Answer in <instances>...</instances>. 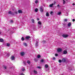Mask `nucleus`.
<instances>
[{"mask_svg": "<svg viewBox=\"0 0 75 75\" xmlns=\"http://www.w3.org/2000/svg\"><path fill=\"white\" fill-rule=\"evenodd\" d=\"M59 5L58 4L57 5V7H59Z\"/></svg>", "mask_w": 75, "mask_h": 75, "instance_id": "nucleus-46", "label": "nucleus"}, {"mask_svg": "<svg viewBox=\"0 0 75 75\" xmlns=\"http://www.w3.org/2000/svg\"><path fill=\"white\" fill-rule=\"evenodd\" d=\"M46 16H47V17H48V16H49V13H48L47 12L46 13Z\"/></svg>", "mask_w": 75, "mask_h": 75, "instance_id": "nucleus-14", "label": "nucleus"}, {"mask_svg": "<svg viewBox=\"0 0 75 75\" xmlns=\"http://www.w3.org/2000/svg\"><path fill=\"white\" fill-rule=\"evenodd\" d=\"M25 70V69H24V68H23L22 69V71H24Z\"/></svg>", "mask_w": 75, "mask_h": 75, "instance_id": "nucleus-32", "label": "nucleus"}, {"mask_svg": "<svg viewBox=\"0 0 75 75\" xmlns=\"http://www.w3.org/2000/svg\"><path fill=\"white\" fill-rule=\"evenodd\" d=\"M68 13H66L65 14L66 16H68Z\"/></svg>", "mask_w": 75, "mask_h": 75, "instance_id": "nucleus-29", "label": "nucleus"}, {"mask_svg": "<svg viewBox=\"0 0 75 75\" xmlns=\"http://www.w3.org/2000/svg\"><path fill=\"white\" fill-rule=\"evenodd\" d=\"M72 5H73V6H75V4L74 3H73Z\"/></svg>", "mask_w": 75, "mask_h": 75, "instance_id": "nucleus-45", "label": "nucleus"}, {"mask_svg": "<svg viewBox=\"0 0 75 75\" xmlns=\"http://www.w3.org/2000/svg\"><path fill=\"white\" fill-rule=\"evenodd\" d=\"M55 55L56 57H57V56H58V54H55Z\"/></svg>", "mask_w": 75, "mask_h": 75, "instance_id": "nucleus-40", "label": "nucleus"}, {"mask_svg": "<svg viewBox=\"0 0 75 75\" xmlns=\"http://www.w3.org/2000/svg\"><path fill=\"white\" fill-rule=\"evenodd\" d=\"M62 36L63 37H64V38H67V37H68V35L63 34Z\"/></svg>", "mask_w": 75, "mask_h": 75, "instance_id": "nucleus-3", "label": "nucleus"}, {"mask_svg": "<svg viewBox=\"0 0 75 75\" xmlns=\"http://www.w3.org/2000/svg\"><path fill=\"white\" fill-rule=\"evenodd\" d=\"M10 22H11V23H13V20H11V21Z\"/></svg>", "mask_w": 75, "mask_h": 75, "instance_id": "nucleus-38", "label": "nucleus"}, {"mask_svg": "<svg viewBox=\"0 0 75 75\" xmlns=\"http://www.w3.org/2000/svg\"><path fill=\"white\" fill-rule=\"evenodd\" d=\"M55 3H56V2L55 1H54V3H52L51 4H50V7H52L53 6V5L54 4H55Z\"/></svg>", "mask_w": 75, "mask_h": 75, "instance_id": "nucleus-1", "label": "nucleus"}, {"mask_svg": "<svg viewBox=\"0 0 75 75\" xmlns=\"http://www.w3.org/2000/svg\"><path fill=\"white\" fill-rule=\"evenodd\" d=\"M38 68H39V69H40V68H41V67H38Z\"/></svg>", "mask_w": 75, "mask_h": 75, "instance_id": "nucleus-44", "label": "nucleus"}, {"mask_svg": "<svg viewBox=\"0 0 75 75\" xmlns=\"http://www.w3.org/2000/svg\"><path fill=\"white\" fill-rule=\"evenodd\" d=\"M11 60H14L15 59V57L13 56H12L11 57Z\"/></svg>", "mask_w": 75, "mask_h": 75, "instance_id": "nucleus-4", "label": "nucleus"}, {"mask_svg": "<svg viewBox=\"0 0 75 75\" xmlns=\"http://www.w3.org/2000/svg\"><path fill=\"white\" fill-rule=\"evenodd\" d=\"M40 62H44V59H42L41 60H40Z\"/></svg>", "mask_w": 75, "mask_h": 75, "instance_id": "nucleus-27", "label": "nucleus"}, {"mask_svg": "<svg viewBox=\"0 0 75 75\" xmlns=\"http://www.w3.org/2000/svg\"><path fill=\"white\" fill-rule=\"evenodd\" d=\"M71 23H69L68 24V27H70V26H71Z\"/></svg>", "mask_w": 75, "mask_h": 75, "instance_id": "nucleus-23", "label": "nucleus"}, {"mask_svg": "<svg viewBox=\"0 0 75 75\" xmlns=\"http://www.w3.org/2000/svg\"><path fill=\"white\" fill-rule=\"evenodd\" d=\"M3 39H0V42H3Z\"/></svg>", "mask_w": 75, "mask_h": 75, "instance_id": "nucleus-21", "label": "nucleus"}, {"mask_svg": "<svg viewBox=\"0 0 75 75\" xmlns=\"http://www.w3.org/2000/svg\"><path fill=\"white\" fill-rule=\"evenodd\" d=\"M59 62L61 63V62H62V61L60 59L59 60Z\"/></svg>", "mask_w": 75, "mask_h": 75, "instance_id": "nucleus-33", "label": "nucleus"}, {"mask_svg": "<svg viewBox=\"0 0 75 75\" xmlns=\"http://www.w3.org/2000/svg\"><path fill=\"white\" fill-rule=\"evenodd\" d=\"M62 62H65L66 61V59H65V58H63L62 59Z\"/></svg>", "mask_w": 75, "mask_h": 75, "instance_id": "nucleus-5", "label": "nucleus"}, {"mask_svg": "<svg viewBox=\"0 0 75 75\" xmlns=\"http://www.w3.org/2000/svg\"><path fill=\"white\" fill-rule=\"evenodd\" d=\"M32 23H34V19H32Z\"/></svg>", "mask_w": 75, "mask_h": 75, "instance_id": "nucleus-25", "label": "nucleus"}, {"mask_svg": "<svg viewBox=\"0 0 75 75\" xmlns=\"http://www.w3.org/2000/svg\"><path fill=\"white\" fill-rule=\"evenodd\" d=\"M21 55V56H23V55H24V54H25V53L24 52H21L20 53Z\"/></svg>", "mask_w": 75, "mask_h": 75, "instance_id": "nucleus-7", "label": "nucleus"}, {"mask_svg": "<svg viewBox=\"0 0 75 75\" xmlns=\"http://www.w3.org/2000/svg\"><path fill=\"white\" fill-rule=\"evenodd\" d=\"M22 41H24V37H22Z\"/></svg>", "mask_w": 75, "mask_h": 75, "instance_id": "nucleus-31", "label": "nucleus"}, {"mask_svg": "<svg viewBox=\"0 0 75 75\" xmlns=\"http://www.w3.org/2000/svg\"><path fill=\"white\" fill-rule=\"evenodd\" d=\"M23 45L25 47H27V44L26 43H24Z\"/></svg>", "mask_w": 75, "mask_h": 75, "instance_id": "nucleus-12", "label": "nucleus"}, {"mask_svg": "<svg viewBox=\"0 0 75 75\" xmlns=\"http://www.w3.org/2000/svg\"><path fill=\"white\" fill-rule=\"evenodd\" d=\"M27 63H28V64H30V61L28 60L27 61Z\"/></svg>", "mask_w": 75, "mask_h": 75, "instance_id": "nucleus-26", "label": "nucleus"}, {"mask_svg": "<svg viewBox=\"0 0 75 75\" xmlns=\"http://www.w3.org/2000/svg\"><path fill=\"white\" fill-rule=\"evenodd\" d=\"M38 24H39L40 25H41V22L40 21H39L38 22Z\"/></svg>", "mask_w": 75, "mask_h": 75, "instance_id": "nucleus-18", "label": "nucleus"}, {"mask_svg": "<svg viewBox=\"0 0 75 75\" xmlns=\"http://www.w3.org/2000/svg\"><path fill=\"white\" fill-rule=\"evenodd\" d=\"M38 9L37 8H36L35 9V12H37V11H38Z\"/></svg>", "mask_w": 75, "mask_h": 75, "instance_id": "nucleus-20", "label": "nucleus"}, {"mask_svg": "<svg viewBox=\"0 0 75 75\" xmlns=\"http://www.w3.org/2000/svg\"><path fill=\"white\" fill-rule=\"evenodd\" d=\"M38 0H36L35 1V3H36V4H37V3H38Z\"/></svg>", "mask_w": 75, "mask_h": 75, "instance_id": "nucleus-22", "label": "nucleus"}, {"mask_svg": "<svg viewBox=\"0 0 75 75\" xmlns=\"http://www.w3.org/2000/svg\"><path fill=\"white\" fill-rule=\"evenodd\" d=\"M64 21H65V22H67V19H65L64 20Z\"/></svg>", "mask_w": 75, "mask_h": 75, "instance_id": "nucleus-36", "label": "nucleus"}, {"mask_svg": "<svg viewBox=\"0 0 75 75\" xmlns=\"http://www.w3.org/2000/svg\"><path fill=\"white\" fill-rule=\"evenodd\" d=\"M4 68L5 69H6V68H7V67L6 66H4Z\"/></svg>", "mask_w": 75, "mask_h": 75, "instance_id": "nucleus-35", "label": "nucleus"}, {"mask_svg": "<svg viewBox=\"0 0 75 75\" xmlns=\"http://www.w3.org/2000/svg\"><path fill=\"white\" fill-rule=\"evenodd\" d=\"M72 21L73 22H74V21H75V19H73Z\"/></svg>", "mask_w": 75, "mask_h": 75, "instance_id": "nucleus-39", "label": "nucleus"}, {"mask_svg": "<svg viewBox=\"0 0 75 75\" xmlns=\"http://www.w3.org/2000/svg\"><path fill=\"white\" fill-rule=\"evenodd\" d=\"M15 13H16V14H17V12L16 11L15 12Z\"/></svg>", "mask_w": 75, "mask_h": 75, "instance_id": "nucleus-42", "label": "nucleus"}, {"mask_svg": "<svg viewBox=\"0 0 75 75\" xmlns=\"http://www.w3.org/2000/svg\"><path fill=\"white\" fill-rule=\"evenodd\" d=\"M57 14L58 15H61V12H58L57 13Z\"/></svg>", "mask_w": 75, "mask_h": 75, "instance_id": "nucleus-24", "label": "nucleus"}, {"mask_svg": "<svg viewBox=\"0 0 75 75\" xmlns=\"http://www.w3.org/2000/svg\"><path fill=\"white\" fill-rule=\"evenodd\" d=\"M67 1V0H66Z\"/></svg>", "mask_w": 75, "mask_h": 75, "instance_id": "nucleus-50", "label": "nucleus"}, {"mask_svg": "<svg viewBox=\"0 0 75 75\" xmlns=\"http://www.w3.org/2000/svg\"><path fill=\"white\" fill-rule=\"evenodd\" d=\"M8 13L9 14H12V13L11 12V11H9L8 12Z\"/></svg>", "mask_w": 75, "mask_h": 75, "instance_id": "nucleus-30", "label": "nucleus"}, {"mask_svg": "<svg viewBox=\"0 0 75 75\" xmlns=\"http://www.w3.org/2000/svg\"><path fill=\"white\" fill-rule=\"evenodd\" d=\"M40 11L41 12H43V9L42 7H41L40 8Z\"/></svg>", "mask_w": 75, "mask_h": 75, "instance_id": "nucleus-13", "label": "nucleus"}, {"mask_svg": "<svg viewBox=\"0 0 75 75\" xmlns=\"http://www.w3.org/2000/svg\"><path fill=\"white\" fill-rule=\"evenodd\" d=\"M63 4H65V1L64 0H63Z\"/></svg>", "mask_w": 75, "mask_h": 75, "instance_id": "nucleus-28", "label": "nucleus"}, {"mask_svg": "<svg viewBox=\"0 0 75 75\" xmlns=\"http://www.w3.org/2000/svg\"><path fill=\"white\" fill-rule=\"evenodd\" d=\"M6 45L7 47H10V43H7L6 44Z\"/></svg>", "mask_w": 75, "mask_h": 75, "instance_id": "nucleus-17", "label": "nucleus"}, {"mask_svg": "<svg viewBox=\"0 0 75 75\" xmlns=\"http://www.w3.org/2000/svg\"><path fill=\"white\" fill-rule=\"evenodd\" d=\"M8 32V33H9V32H11L10 34H12V33H13V32H12V31L11 30H9Z\"/></svg>", "mask_w": 75, "mask_h": 75, "instance_id": "nucleus-15", "label": "nucleus"}, {"mask_svg": "<svg viewBox=\"0 0 75 75\" xmlns=\"http://www.w3.org/2000/svg\"><path fill=\"white\" fill-rule=\"evenodd\" d=\"M45 67H46V68H47L48 67V65L47 64H46L45 65Z\"/></svg>", "mask_w": 75, "mask_h": 75, "instance_id": "nucleus-19", "label": "nucleus"}, {"mask_svg": "<svg viewBox=\"0 0 75 75\" xmlns=\"http://www.w3.org/2000/svg\"><path fill=\"white\" fill-rule=\"evenodd\" d=\"M33 72L35 74H37V71L35 70L33 71Z\"/></svg>", "mask_w": 75, "mask_h": 75, "instance_id": "nucleus-8", "label": "nucleus"}, {"mask_svg": "<svg viewBox=\"0 0 75 75\" xmlns=\"http://www.w3.org/2000/svg\"><path fill=\"white\" fill-rule=\"evenodd\" d=\"M8 55V54H7V55Z\"/></svg>", "mask_w": 75, "mask_h": 75, "instance_id": "nucleus-49", "label": "nucleus"}, {"mask_svg": "<svg viewBox=\"0 0 75 75\" xmlns=\"http://www.w3.org/2000/svg\"><path fill=\"white\" fill-rule=\"evenodd\" d=\"M58 52H60L62 51V49L61 48H58L57 49Z\"/></svg>", "mask_w": 75, "mask_h": 75, "instance_id": "nucleus-2", "label": "nucleus"}, {"mask_svg": "<svg viewBox=\"0 0 75 75\" xmlns=\"http://www.w3.org/2000/svg\"><path fill=\"white\" fill-rule=\"evenodd\" d=\"M18 12V13H22V11L21 10H19Z\"/></svg>", "mask_w": 75, "mask_h": 75, "instance_id": "nucleus-10", "label": "nucleus"}, {"mask_svg": "<svg viewBox=\"0 0 75 75\" xmlns=\"http://www.w3.org/2000/svg\"><path fill=\"white\" fill-rule=\"evenodd\" d=\"M52 59L53 60H55V57H53L52 58Z\"/></svg>", "mask_w": 75, "mask_h": 75, "instance_id": "nucleus-37", "label": "nucleus"}, {"mask_svg": "<svg viewBox=\"0 0 75 75\" xmlns=\"http://www.w3.org/2000/svg\"><path fill=\"white\" fill-rule=\"evenodd\" d=\"M12 30H13V28L12 29Z\"/></svg>", "mask_w": 75, "mask_h": 75, "instance_id": "nucleus-51", "label": "nucleus"}, {"mask_svg": "<svg viewBox=\"0 0 75 75\" xmlns=\"http://www.w3.org/2000/svg\"><path fill=\"white\" fill-rule=\"evenodd\" d=\"M38 42H36L35 44V46L36 47H37L38 45Z\"/></svg>", "mask_w": 75, "mask_h": 75, "instance_id": "nucleus-9", "label": "nucleus"}, {"mask_svg": "<svg viewBox=\"0 0 75 75\" xmlns=\"http://www.w3.org/2000/svg\"><path fill=\"white\" fill-rule=\"evenodd\" d=\"M50 13L51 15H52V13H53V11H51Z\"/></svg>", "mask_w": 75, "mask_h": 75, "instance_id": "nucleus-34", "label": "nucleus"}, {"mask_svg": "<svg viewBox=\"0 0 75 75\" xmlns=\"http://www.w3.org/2000/svg\"><path fill=\"white\" fill-rule=\"evenodd\" d=\"M25 38L26 40H28V39H29V38H30V37L29 36H26L25 37Z\"/></svg>", "mask_w": 75, "mask_h": 75, "instance_id": "nucleus-16", "label": "nucleus"}, {"mask_svg": "<svg viewBox=\"0 0 75 75\" xmlns=\"http://www.w3.org/2000/svg\"><path fill=\"white\" fill-rule=\"evenodd\" d=\"M37 40H38V39H37Z\"/></svg>", "mask_w": 75, "mask_h": 75, "instance_id": "nucleus-48", "label": "nucleus"}, {"mask_svg": "<svg viewBox=\"0 0 75 75\" xmlns=\"http://www.w3.org/2000/svg\"><path fill=\"white\" fill-rule=\"evenodd\" d=\"M40 20V19L39 18H38L37 19V20H38V21H39Z\"/></svg>", "mask_w": 75, "mask_h": 75, "instance_id": "nucleus-43", "label": "nucleus"}, {"mask_svg": "<svg viewBox=\"0 0 75 75\" xmlns=\"http://www.w3.org/2000/svg\"><path fill=\"white\" fill-rule=\"evenodd\" d=\"M41 57V56L40 55H38L37 56V58H40Z\"/></svg>", "mask_w": 75, "mask_h": 75, "instance_id": "nucleus-11", "label": "nucleus"}, {"mask_svg": "<svg viewBox=\"0 0 75 75\" xmlns=\"http://www.w3.org/2000/svg\"><path fill=\"white\" fill-rule=\"evenodd\" d=\"M1 32H0V34H1Z\"/></svg>", "mask_w": 75, "mask_h": 75, "instance_id": "nucleus-47", "label": "nucleus"}, {"mask_svg": "<svg viewBox=\"0 0 75 75\" xmlns=\"http://www.w3.org/2000/svg\"><path fill=\"white\" fill-rule=\"evenodd\" d=\"M21 75H24L23 73H21Z\"/></svg>", "mask_w": 75, "mask_h": 75, "instance_id": "nucleus-41", "label": "nucleus"}, {"mask_svg": "<svg viewBox=\"0 0 75 75\" xmlns=\"http://www.w3.org/2000/svg\"><path fill=\"white\" fill-rule=\"evenodd\" d=\"M67 50H64V51L63 53L64 54H67Z\"/></svg>", "mask_w": 75, "mask_h": 75, "instance_id": "nucleus-6", "label": "nucleus"}]
</instances>
